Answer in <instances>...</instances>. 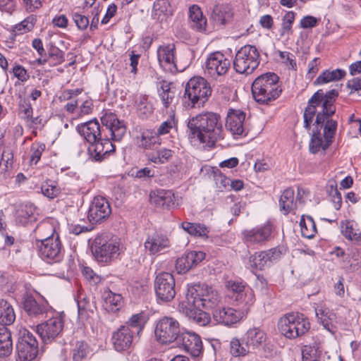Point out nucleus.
<instances>
[{"label":"nucleus","mask_w":361,"mask_h":361,"mask_svg":"<svg viewBox=\"0 0 361 361\" xmlns=\"http://www.w3.org/2000/svg\"><path fill=\"white\" fill-rule=\"evenodd\" d=\"M93 102L92 99L85 100L78 107L77 111V116L82 117L83 116L89 115L93 110Z\"/></svg>","instance_id":"69168bd1"},{"label":"nucleus","mask_w":361,"mask_h":361,"mask_svg":"<svg viewBox=\"0 0 361 361\" xmlns=\"http://www.w3.org/2000/svg\"><path fill=\"white\" fill-rule=\"evenodd\" d=\"M101 121L104 127L103 137L95 142L90 143L88 147L90 158L95 161L104 160L110 153L115 151L112 142H120L126 133V126L123 121H120L117 116L112 112H105L101 117Z\"/></svg>","instance_id":"7ed1b4c3"},{"label":"nucleus","mask_w":361,"mask_h":361,"mask_svg":"<svg viewBox=\"0 0 361 361\" xmlns=\"http://www.w3.org/2000/svg\"><path fill=\"white\" fill-rule=\"evenodd\" d=\"M273 226L270 221L242 232L243 240L249 245H262L271 238Z\"/></svg>","instance_id":"6ab92c4d"},{"label":"nucleus","mask_w":361,"mask_h":361,"mask_svg":"<svg viewBox=\"0 0 361 361\" xmlns=\"http://www.w3.org/2000/svg\"><path fill=\"white\" fill-rule=\"evenodd\" d=\"M33 111L32 106L30 103L23 102L19 105V116L20 117L26 122L31 119Z\"/></svg>","instance_id":"0e129e2a"},{"label":"nucleus","mask_w":361,"mask_h":361,"mask_svg":"<svg viewBox=\"0 0 361 361\" xmlns=\"http://www.w3.org/2000/svg\"><path fill=\"white\" fill-rule=\"evenodd\" d=\"M45 149V145L40 142H35L31 145L30 152V162L33 164H37L39 161L42 152Z\"/></svg>","instance_id":"680f3d73"},{"label":"nucleus","mask_w":361,"mask_h":361,"mask_svg":"<svg viewBox=\"0 0 361 361\" xmlns=\"http://www.w3.org/2000/svg\"><path fill=\"white\" fill-rule=\"evenodd\" d=\"M314 308L318 323L331 334H335L339 329H345V319L329 310L324 303H315Z\"/></svg>","instance_id":"f8f14e48"},{"label":"nucleus","mask_w":361,"mask_h":361,"mask_svg":"<svg viewBox=\"0 0 361 361\" xmlns=\"http://www.w3.org/2000/svg\"><path fill=\"white\" fill-rule=\"evenodd\" d=\"M230 60L220 51L211 53L203 66L204 75L214 79L225 75L230 67Z\"/></svg>","instance_id":"dca6fc26"},{"label":"nucleus","mask_w":361,"mask_h":361,"mask_svg":"<svg viewBox=\"0 0 361 361\" xmlns=\"http://www.w3.org/2000/svg\"><path fill=\"white\" fill-rule=\"evenodd\" d=\"M13 349L11 332L6 326H0V357L9 355Z\"/></svg>","instance_id":"ea45409f"},{"label":"nucleus","mask_w":361,"mask_h":361,"mask_svg":"<svg viewBox=\"0 0 361 361\" xmlns=\"http://www.w3.org/2000/svg\"><path fill=\"white\" fill-rule=\"evenodd\" d=\"M63 320L61 316H55L37 326V332L44 343L54 339L62 331Z\"/></svg>","instance_id":"5701e85b"},{"label":"nucleus","mask_w":361,"mask_h":361,"mask_svg":"<svg viewBox=\"0 0 361 361\" xmlns=\"http://www.w3.org/2000/svg\"><path fill=\"white\" fill-rule=\"evenodd\" d=\"M102 297L103 307L109 312L115 313L123 306V296L119 293L112 292L109 288L104 290Z\"/></svg>","instance_id":"c756f323"},{"label":"nucleus","mask_w":361,"mask_h":361,"mask_svg":"<svg viewBox=\"0 0 361 361\" xmlns=\"http://www.w3.org/2000/svg\"><path fill=\"white\" fill-rule=\"evenodd\" d=\"M267 340L266 334L259 328H251L247 330L245 335L244 341L245 345L251 349H257L262 347Z\"/></svg>","instance_id":"473e14b6"},{"label":"nucleus","mask_w":361,"mask_h":361,"mask_svg":"<svg viewBox=\"0 0 361 361\" xmlns=\"http://www.w3.org/2000/svg\"><path fill=\"white\" fill-rule=\"evenodd\" d=\"M16 319L12 306L4 300H0V324L5 326L11 324Z\"/></svg>","instance_id":"37998d69"},{"label":"nucleus","mask_w":361,"mask_h":361,"mask_svg":"<svg viewBox=\"0 0 361 361\" xmlns=\"http://www.w3.org/2000/svg\"><path fill=\"white\" fill-rule=\"evenodd\" d=\"M77 304L78 309V317L84 322L90 317V313L92 312L91 310L92 305L90 300L82 293H80L78 295Z\"/></svg>","instance_id":"a18cd8bd"},{"label":"nucleus","mask_w":361,"mask_h":361,"mask_svg":"<svg viewBox=\"0 0 361 361\" xmlns=\"http://www.w3.org/2000/svg\"><path fill=\"white\" fill-rule=\"evenodd\" d=\"M331 143L319 131L316 130L313 132L309 143L310 152L312 154L324 152Z\"/></svg>","instance_id":"4c0bfd02"},{"label":"nucleus","mask_w":361,"mask_h":361,"mask_svg":"<svg viewBox=\"0 0 361 361\" xmlns=\"http://www.w3.org/2000/svg\"><path fill=\"white\" fill-rule=\"evenodd\" d=\"M184 328L173 317H164L156 322L154 337L162 345L177 343Z\"/></svg>","instance_id":"6e6552de"},{"label":"nucleus","mask_w":361,"mask_h":361,"mask_svg":"<svg viewBox=\"0 0 361 361\" xmlns=\"http://www.w3.org/2000/svg\"><path fill=\"white\" fill-rule=\"evenodd\" d=\"M35 22V18L33 16H30L16 25V30L20 33L27 32L33 29Z\"/></svg>","instance_id":"e2e57ef3"},{"label":"nucleus","mask_w":361,"mask_h":361,"mask_svg":"<svg viewBox=\"0 0 361 361\" xmlns=\"http://www.w3.org/2000/svg\"><path fill=\"white\" fill-rule=\"evenodd\" d=\"M176 126V121L174 114L170 115V116L164 121H163L155 131L157 133L158 137H160L161 135H166L175 128Z\"/></svg>","instance_id":"bf43d9fd"},{"label":"nucleus","mask_w":361,"mask_h":361,"mask_svg":"<svg viewBox=\"0 0 361 361\" xmlns=\"http://www.w3.org/2000/svg\"><path fill=\"white\" fill-rule=\"evenodd\" d=\"M188 305L205 310H214L221 303V298L216 290L205 284L188 286L185 299Z\"/></svg>","instance_id":"39448f33"},{"label":"nucleus","mask_w":361,"mask_h":361,"mask_svg":"<svg viewBox=\"0 0 361 361\" xmlns=\"http://www.w3.org/2000/svg\"><path fill=\"white\" fill-rule=\"evenodd\" d=\"M231 353L235 357L245 356L248 352L249 348L242 345L238 338H234L230 343Z\"/></svg>","instance_id":"052dcab7"},{"label":"nucleus","mask_w":361,"mask_h":361,"mask_svg":"<svg viewBox=\"0 0 361 361\" xmlns=\"http://www.w3.org/2000/svg\"><path fill=\"white\" fill-rule=\"evenodd\" d=\"M345 75V71L342 69L326 70L318 76L315 82L318 85H324L330 82L340 80Z\"/></svg>","instance_id":"79ce46f5"},{"label":"nucleus","mask_w":361,"mask_h":361,"mask_svg":"<svg viewBox=\"0 0 361 361\" xmlns=\"http://www.w3.org/2000/svg\"><path fill=\"white\" fill-rule=\"evenodd\" d=\"M41 192L49 199L56 197L61 192L58 183L52 180H46L41 185Z\"/></svg>","instance_id":"3c124183"},{"label":"nucleus","mask_w":361,"mask_h":361,"mask_svg":"<svg viewBox=\"0 0 361 361\" xmlns=\"http://www.w3.org/2000/svg\"><path fill=\"white\" fill-rule=\"evenodd\" d=\"M309 319L300 312H290L281 317L278 322L280 333L287 338L295 339L306 334L310 329Z\"/></svg>","instance_id":"0eeeda50"},{"label":"nucleus","mask_w":361,"mask_h":361,"mask_svg":"<svg viewBox=\"0 0 361 361\" xmlns=\"http://www.w3.org/2000/svg\"><path fill=\"white\" fill-rule=\"evenodd\" d=\"M180 226L189 235L203 240L208 238L210 232V228L208 226L200 223L183 221Z\"/></svg>","instance_id":"f704fd0d"},{"label":"nucleus","mask_w":361,"mask_h":361,"mask_svg":"<svg viewBox=\"0 0 361 361\" xmlns=\"http://www.w3.org/2000/svg\"><path fill=\"white\" fill-rule=\"evenodd\" d=\"M176 344L192 357H198L202 353L203 347L200 336L185 329H183Z\"/></svg>","instance_id":"4be33fe9"},{"label":"nucleus","mask_w":361,"mask_h":361,"mask_svg":"<svg viewBox=\"0 0 361 361\" xmlns=\"http://www.w3.org/2000/svg\"><path fill=\"white\" fill-rule=\"evenodd\" d=\"M211 18L214 24L224 25L232 20V9L228 5H217L214 8Z\"/></svg>","instance_id":"c9c22d12"},{"label":"nucleus","mask_w":361,"mask_h":361,"mask_svg":"<svg viewBox=\"0 0 361 361\" xmlns=\"http://www.w3.org/2000/svg\"><path fill=\"white\" fill-rule=\"evenodd\" d=\"M225 288L228 296L237 306L250 310L255 301L253 290L245 282L239 280H228Z\"/></svg>","instance_id":"9d476101"},{"label":"nucleus","mask_w":361,"mask_h":361,"mask_svg":"<svg viewBox=\"0 0 361 361\" xmlns=\"http://www.w3.org/2000/svg\"><path fill=\"white\" fill-rule=\"evenodd\" d=\"M249 311L240 307L238 310L231 307H217L212 312V318L216 324L232 326L246 317Z\"/></svg>","instance_id":"a211bd4d"},{"label":"nucleus","mask_w":361,"mask_h":361,"mask_svg":"<svg viewBox=\"0 0 361 361\" xmlns=\"http://www.w3.org/2000/svg\"><path fill=\"white\" fill-rule=\"evenodd\" d=\"M179 311L185 314L199 326H204L211 322L210 315L203 311L201 307L188 305V302L182 301L178 305Z\"/></svg>","instance_id":"a878e982"},{"label":"nucleus","mask_w":361,"mask_h":361,"mask_svg":"<svg viewBox=\"0 0 361 361\" xmlns=\"http://www.w3.org/2000/svg\"><path fill=\"white\" fill-rule=\"evenodd\" d=\"M301 234L306 238H312L317 233L315 223L310 216L302 215L300 221Z\"/></svg>","instance_id":"c03bdc74"},{"label":"nucleus","mask_w":361,"mask_h":361,"mask_svg":"<svg viewBox=\"0 0 361 361\" xmlns=\"http://www.w3.org/2000/svg\"><path fill=\"white\" fill-rule=\"evenodd\" d=\"M245 118V114L240 110L231 109L228 112L226 126L233 135L243 134Z\"/></svg>","instance_id":"cd10ccee"},{"label":"nucleus","mask_w":361,"mask_h":361,"mask_svg":"<svg viewBox=\"0 0 361 361\" xmlns=\"http://www.w3.org/2000/svg\"><path fill=\"white\" fill-rule=\"evenodd\" d=\"M159 66L166 73H174L178 68L176 63V47L173 43H163L157 50Z\"/></svg>","instance_id":"aec40b11"},{"label":"nucleus","mask_w":361,"mask_h":361,"mask_svg":"<svg viewBox=\"0 0 361 361\" xmlns=\"http://www.w3.org/2000/svg\"><path fill=\"white\" fill-rule=\"evenodd\" d=\"M137 146L143 149H151L155 145L161 144V139L158 137L157 133L152 129H145L140 132L136 138Z\"/></svg>","instance_id":"7c9ffc66"},{"label":"nucleus","mask_w":361,"mask_h":361,"mask_svg":"<svg viewBox=\"0 0 361 361\" xmlns=\"http://www.w3.org/2000/svg\"><path fill=\"white\" fill-rule=\"evenodd\" d=\"M149 202L157 208L175 209L182 204V197L171 190L158 189L150 192Z\"/></svg>","instance_id":"f3484780"},{"label":"nucleus","mask_w":361,"mask_h":361,"mask_svg":"<svg viewBox=\"0 0 361 361\" xmlns=\"http://www.w3.org/2000/svg\"><path fill=\"white\" fill-rule=\"evenodd\" d=\"M111 213L109 202L101 196L95 197L90 206L87 218L92 224H97Z\"/></svg>","instance_id":"b1692460"},{"label":"nucleus","mask_w":361,"mask_h":361,"mask_svg":"<svg viewBox=\"0 0 361 361\" xmlns=\"http://www.w3.org/2000/svg\"><path fill=\"white\" fill-rule=\"evenodd\" d=\"M250 264L252 267L262 270L271 265L266 251L255 252L250 257Z\"/></svg>","instance_id":"09e8293b"},{"label":"nucleus","mask_w":361,"mask_h":361,"mask_svg":"<svg viewBox=\"0 0 361 361\" xmlns=\"http://www.w3.org/2000/svg\"><path fill=\"white\" fill-rule=\"evenodd\" d=\"M338 94L332 90L324 94L322 90L317 91L308 101V104L304 111V126L306 129L310 128L313 118L317 114L315 125L317 130L320 132L324 123V136L331 142L335 134L337 123L330 119L336 111L334 105Z\"/></svg>","instance_id":"f257e3e1"},{"label":"nucleus","mask_w":361,"mask_h":361,"mask_svg":"<svg viewBox=\"0 0 361 361\" xmlns=\"http://www.w3.org/2000/svg\"><path fill=\"white\" fill-rule=\"evenodd\" d=\"M73 19L78 28L80 30H85L90 25L89 18L80 13H74L73 16Z\"/></svg>","instance_id":"774afa93"},{"label":"nucleus","mask_w":361,"mask_h":361,"mask_svg":"<svg viewBox=\"0 0 361 361\" xmlns=\"http://www.w3.org/2000/svg\"><path fill=\"white\" fill-rule=\"evenodd\" d=\"M284 252L285 249L280 247H274L267 250L266 252L268 255L270 264H271L279 260L284 254Z\"/></svg>","instance_id":"338daca9"},{"label":"nucleus","mask_w":361,"mask_h":361,"mask_svg":"<svg viewBox=\"0 0 361 361\" xmlns=\"http://www.w3.org/2000/svg\"><path fill=\"white\" fill-rule=\"evenodd\" d=\"M137 111L140 116L147 118L154 111L152 103L147 96H140L137 102Z\"/></svg>","instance_id":"603ef678"},{"label":"nucleus","mask_w":361,"mask_h":361,"mask_svg":"<svg viewBox=\"0 0 361 361\" xmlns=\"http://www.w3.org/2000/svg\"><path fill=\"white\" fill-rule=\"evenodd\" d=\"M38 247L39 257L47 263L56 264L63 260L64 250L59 234H56V238H46L41 240Z\"/></svg>","instance_id":"4468645a"},{"label":"nucleus","mask_w":361,"mask_h":361,"mask_svg":"<svg viewBox=\"0 0 361 361\" xmlns=\"http://www.w3.org/2000/svg\"><path fill=\"white\" fill-rule=\"evenodd\" d=\"M295 14L293 11H288L283 18L281 35H290L292 34V25L295 20Z\"/></svg>","instance_id":"13d9d810"},{"label":"nucleus","mask_w":361,"mask_h":361,"mask_svg":"<svg viewBox=\"0 0 361 361\" xmlns=\"http://www.w3.org/2000/svg\"><path fill=\"white\" fill-rule=\"evenodd\" d=\"M35 210V207L32 204L22 206L17 212V220L20 224H27L30 219L31 220L32 218L34 219Z\"/></svg>","instance_id":"6e6d98bb"},{"label":"nucleus","mask_w":361,"mask_h":361,"mask_svg":"<svg viewBox=\"0 0 361 361\" xmlns=\"http://www.w3.org/2000/svg\"><path fill=\"white\" fill-rule=\"evenodd\" d=\"M47 60L49 66L60 65L64 61V52L57 47L51 45L48 49Z\"/></svg>","instance_id":"8fccbe9b"},{"label":"nucleus","mask_w":361,"mask_h":361,"mask_svg":"<svg viewBox=\"0 0 361 361\" xmlns=\"http://www.w3.org/2000/svg\"><path fill=\"white\" fill-rule=\"evenodd\" d=\"M147 317L146 314L143 312L140 313H137L133 314L127 322V325L125 326H128L130 328L135 329L137 334L142 331L145 324L147 322Z\"/></svg>","instance_id":"864d4df0"},{"label":"nucleus","mask_w":361,"mask_h":361,"mask_svg":"<svg viewBox=\"0 0 361 361\" xmlns=\"http://www.w3.org/2000/svg\"><path fill=\"white\" fill-rule=\"evenodd\" d=\"M175 279L169 272L160 271L154 280V290L159 300L167 302L171 301L176 295Z\"/></svg>","instance_id":"2eb2a0df"},{"label":"nucleus","mask_w":361,"mask_h":361,"mask_svg":"<svg viewBox=\"0 0 361 361\" xmlns=\"http://www.w3.org/2000/svg\"><path fill=\"white\" fill-rule=\"evenodd\" d=\"M171 83L163 80L159 82L158 86L159 95L165 107H167L174 97V92L171 90Z\"/></svg>","instance_id":"de8ad7c7"},{"label":"nucleus","mask_w":361,"mask_h":361,"mask_svg":"<svg viewBox=\"0 0 361 361\" xmlns=\"http://www.w3.org/2000/svg\"><path fill=\"white\" fill-rule=\"evenodd\" d=\"M77 132L88 142H95L103 136V129L97 119L80 123L76 127Z\"/></svg>","instance_id":"bb28decb"},{"label":"nucleus","mask_w":361,"mask_h":361,"mask_svg":"<svg viewBox=\"0 0 361 361\" xmlns=\"http://www.w3.org/2000/svg\"><path fill=\"white\" fill-rule=\"evenodd\" d=\"M260 55L255 46L245 45L236 53L233 68L238 73H252L259 66Z\"/></svg>","instance_id":"9b49d317"},{"label":"nucleus","mask_w":361,"mask_h":361,"mask_svg":"<svg viewBox=\"0 0 361 361\" xmlns=\"http://www.w3.org/2000/svg\"><path fill=\"white\" fill-rule=\"evenodd\" d=\"M133 331L128 326H121L113 335L112 342L117 351L128 349L133 341Z\"/></svg>","instance_id":"c85d7f7f"},{"label":"nucleus","mask_w":361,"mask_h":361,"mask_svg":"<svg viewBox=\"0 0 361 361\" xmlns=\"http://www.w3.org/2000/svg\"><path fill=\"white\" fill-rule=\"evenodd\" d=\"M212 94L207 80L200 76L193 77L186 84L184 99H188L190 107L202 106Z\"/></svg>","instance_id":"1a4fd4ad"},{"label":"nucleus","mask_w":361,"mask_h":361,"mask_svg":"<svg viewBox=\"0 0 361 361\" xmlns=\"http://www.w3.org/2000/svg\"><path fill=\"white\" fill-rule=\"evenodd\" d=\"M174 151L161 147L147 154V159L154 164H164L168 163L173 157Z\"/></svg>","instance_id":"e433bc0d"},{"label":"nucleus","mask_w":361,"mask_h":361,"mask_svg":"<svg viewBox=\"0 0 361 361\" xmlns=\"http://www.w3.org/2000/svg\"><path fill=\"white\" fill-rule=\"evenodd\" d=\"M341 233L345 238L352 241H361V232L355 221L349 220L341 221Z\"/></svg>","instance_id":"58836bf2"},{"label":"nucleus","mask_w":361,"mask_h":361,"mask_svg":"<svg viewBox=\"0 0 361 361\" xmlns=\"http://www.w3.org/2000/svg\"><path fill=\"white\" fill-rule=\"evenodd\" d=\"M206 254L202 251L191 250L185 252L176 262V269L178 274H185L196 267L203 259Z\"/></svg>","instance_id":"393cba45"},{"label":"nucleus","mask_w":361,"mask_h":361,"mask_svg":"<svg viewBox=\"0 0 361 361\" xmlns=\"http://www.w3.org/2000/svg\"><path fill=\"white\" fill-rule=\"evenodd\" d=\"M89 353V348L83 341H78L73 350V361H83Z\"/></svg>","instance_id":"4d7b16f0"},{"label":"nucleus","mask_w":361,"mask_h":361,"mask_svg":"<svg viewBox=\"0 0 361 361\" xmlns=\"http://www.w3.org/2000/svg\"><path fill=\"white\" fill-rule=\"evenodd\" d=\"M281 90L279 85V77L273 73H267L257 78L252 85V93L256 102L267 104L279 97Z\"/></svg>","instance_id":"423d86ee"},{"label":"nucleus","mask_w":361,"mask_h":361,"mask_svg":"<svg viewBox=\"0 0 361 361\" xmlns=\"http://www.w3.org/2000/svg\"><path fill=\"white\" fill-rule=\"evenodd\" d=\"M59 227L57 221L51 219L42 222L37 227V231L39 233L44 234V238H56V234H59L57 232Z\"/></svg>","instance_id":"49530a36"},{"label":"nucleus","mask_w":361,"mask_h":361,"mask_svg":"<svg viewBox=\"0 0 361 361\" xmlns=\"http://www.w3.org/2000/svg\"><path fill=\"white\" fill-rule=\"evenodd\" d=\"M189 19L190 26L193 30L200 32L207 31V21L204 16L201 8L197 5H192L189 8Z\"/></svg>","instance_id":"2f4dec72"},{"label":"nucleus","mask_w":361,"mask_h":361,"mask_svg":"<svg viewBox=\"0 0 361 361\" xmlns=\"http://www.w3.org/2000/svg\"><path fill=\"white\" fill-rule=\"evenodd\" d=\"M188 137L194 146L212 147L223 139V123L219 114L211 111L198 114L188 118Z\"/></svg>","instance_id":"f03ea898"},{"label":"nucleus","mask_w":361,"mask_h":361,"mask_svg":"<svg viewBox=\"0 0 361 361\" xmlns=\"http://www.w3.org/2000/svg\"><path fill=\"white\" fill-rule=\"evenodd\" d=\"M23 307L29 315L37 316L45 313L49 305L44 300L37 301L32 296H27L23 302Z\"/></svg>","instance_id":"72a5a7b5"},{"label":"nucleus","mask_w":361,"mask_h":361,"mask_svg":"<svg viewBox=\"0 0 361 361\" xmlns=\"http://www.w3.org/2000/svg\"><path fill=\"white\" fill-rule=\"evenodd\" d=\"M281 210L287 214L295 208L294 190L292 188L284 190L279 200Z\"/></svg>","instance_id":"a19ab883"},{"label":"nucleus","mask_w":361,"mask_h":361,"mask_svg":"<svg viewBox=\"0 0 361 361\" xmlns=\"http://www.w3.org/2000/svg\"><path fill=\"white\" fill-rule=\"evenodd\" d=\"M171 247L169 238L164 233L154 232L147 235L144 242V249L148 255L163 254Z\"/></svg>","instance_id":"412c9836"},{"label":"nucleus","mask_w":361,"mask_h":361,"mask_svg":"<svg viewBox=\"0 0 361 361\" xmlns=\"http://www.w3.org/2000/svg\"><path fill=\"white\" fill-rule=\"evenodd\" d=\"M123 246L117 236L97 235L94 239L91 250L95 259L104 264H110L118 258Z\"/></svg>","instance_id":"20e7f679"},{"label":"nucleus","mask_w":361,"mask_h":361,"mask_svg":"<svg viewBox=\"0 0 361 361\" xmlns=\"http://www.w3.org/2000/svg\"><path fill=\"white\" fill-rule=\"evenodd\" d=\"M154 11L159 16H170L173 13V7L169 0H157L154 3Z\"/></svg>","instance_id":"5fc2aeb1"},{"label":"nucleus","mask_w":361,"mask_h":361,"mask_svg":"<svg viewBox=\"0 0 361 361\" xmlns=\"http://www.w3.org/2000/svg\"><path fill=\"white\" fill-rule=\"evenodd\" d=\"M17 343L18 357L20 361H32L38 354V342L33 334L24 327L18 328Z\"/></svg>","instance_id":"ddd939ff"}]
</instances>
